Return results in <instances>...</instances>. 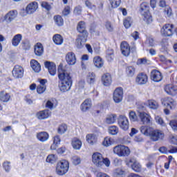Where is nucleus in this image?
Masks as SVG:
<instances>
[{
    "label": "nucleus",
    "mask_w": 177,
    "mask_h": 177,
    "mask_svg": "<svg viewBox=\"0 0 177 177\" xmlns=\"http://www.w3.org/2000/svg\"><path fill=\"white\" fill-rule=\"evenodd\" d=\"M58 78L61 81V84L59 85L61 92H67L71 89V86L73 85L71 76L67 71V68L63 66L62 64L58 66Z\"/></svg>",
    "instance_id": "1"
},
{
    "label": "nucleus",
    "mask_w": 177,
    "mask_h": 177,
    "mask_svg": "<svg viewBox=\"0 0 177 177\" xmlns=\"http://www.w3.org/2000/svg\"><path fill=\"white\" fill-rule=\"evenodd\" d=\"M92 161L93 164L98 168L103 167V165H105V167H110L111 164L110 159L108 158H103V155L99 152H95L93 153Z\"/></svg>",
    "instance_id": "2"
},
{
    "label": "nucleus",
    "mask_w": 177,
    "mask_h": 177,
    "mask_svg": "<svg viewBox=\"0 0 177 177\" xmlns=\"http://www.w3.org/2000/svg\"><path fill=\"white\" fill-rule=\"evenodd\" d=\"M140 12L142 16V19L147 24L153 23V17L150 14L149 4L147 3H142L140 5Z\"/></svg>",
    "instance_id": "3"
},
{
    "label": "nucleus",
    "mask_w": 177,
    "mask_h": 177,
    "mask_svg": "<svg viewBox=\"0 0 177 177\" xmlns=\"http://www.w3.org/2000/svg\"><path fill=\"white\" fill-rule=\"evenodd\" d=\"M113 154L118 157H128L131 154V149L127 146L118 145L113 148Z\"/></svg>",
    "instance_id": "4"
},
{
    "label": "nucleus",
    "mask_w": 177,
    "mask_h": 177,
    "mask_svg": "<svg viewBox=\"0 0 177 177\" xmlns=\"http://www.w3.org/2000/svg\"><path fill=\"white\" fill-rule=\"evenodd\" d=\"M70 168V164L66 160H62L57 162L56 166V174L59 176L66 175V172H68Z\"/></svg>",
    "instance_id": "5"
},
{
    "label": "nucleus",
    "mask_w": 177,
    "mask_h": 177,
    "mask_svg": "<svg viewBox=\"0 0 177 177\" xmlns=\"http://www.w3.org/2000/svg\"><path fill=\"white\" fill-rule=\"evenodd\" d=\"M175 26L172 24H166L160 29V34L163 37H172Z\"/></svg>",
    "instance_id": "6"
},
{
    "label": "nucleus",
    "mask_w": 177,
    "mask_h": 177,
    "mask_svg": "<svg viewBox=\"0 0 177 177\" xmlns=\"http://www.w3.org/2000/svg\"><path fill=\"white\" fill-rule=\"evenodd\" d=\"M14 80H21L24 77V68L20 65H15L12 71Z\"/></svg>",
    "instance_id": "7"
},
{
    "label": "nucleus",
    "mask_w": 177,
    "mask_h": 177,
    "mask_svg": "<svg viewBox=\"0 0 177 177\" xmlns=\"http://www.w3.org/2000/svg\"><path fill=\"white\" fill-rule=\"evenodd\" d=\"M138 115L143 125H150V124H152L153 120L150 114L145 111H138Z\"/></svg>",
    "instance_id": "8"
},
{
    "label": "nucleus",
    "mask_w": 177,
    "mask_h": 177,
    "mask_svg": "<svg viewBox=\"0 0 177 177\" xmlns=\"http://www.w3.org/2000/svg\"><path fill=\"white\" fill-rule=\"evenodd\" d=\"M118 124L122 131L129 129V120L125 115H120L118 119Z\"/></svg>",
    "instance_id": "9"
},
{
    "label": "nucleus",
    "mask_w": 177,
    "mask_h": 177,
    "mask_svg": "<svg viewBox=\"0 0 177 177\" xmlns=\"http://www.w3.org/2000/svg\"><path fill=\"white\" fill-rule=\"evenodd\" d=\"M124 99V89L122 87H118L115 89L113 94V100L115 103H121Z\"/></svg>",
    "instance_id": "10"
},
{
    "label": "nucleus",
    "mask_w": 177,
    "mask_h": 177,
    "mask_svg": "<svg viewBox=\"0 0 177 177\" xmlns=\"http://www.w3.org/2000/svg\"><path fill=\"white\" fill-rule=\"evenodd\" d=\"M165 136V135L162 131L158 129L154 130L153 129L151 133V136H149V138L153 142H157L158 140H162Z\"/></svg>",
    "instance_id": "11"
},
{
    "label": "nucleus",
    "mask_w": 177,
    "mask_h": 177,
    "mask_svg": "<svg viewBox=\"0 0 177 177\" xmlns=\"http://www.w3.org/2000/svg\"><path fill=\"white\" fill-rule=\"evenodd\" d=\"M161 103L165 107H167V109H175V106H176V101H175L172 97H165L161 100Z\"/></svg>",
    "instance_id": "12"
},
{
    "label": "nucleus",
    "mask_w": 177,
    "mask_h": 177,
    "mask_svg": "<svg viewBox=\"0 0 177 177\" xmlns=\"http://www.w3.org/2000/svg\"><path fill=\"white\" fill-rule=\"evenodd\" d=\"M44 67H46L49 73L53 77L56 75V64L52 62L46 61L44 62Z\"/></svg>",
    "instance_id": "13"
},
{
    "label": "nucleus",
    "mask_w": 177,
    "mask_h": 177,
    "mask_svg": "<svg viewBox=\"0 0 177 177\" xmlns=\"http://www.w3.org/2000/svg\"><path fill=\"white\" fill-rule=\"evenodd\" d=\"M38 9V3L37 1H32L30 3L26 8V12L28 15H32L35 13Z\"/></svg>",
    "instance_id": "14"
},
{
    "label": "nucleus",
    "mask_w": 177,
    "mask_h": 177,
    "mask_svg": "<svg viewBox=\"0 0 177 177\" xmlns=\"http://www.w3.org/2000/svg\"><path fill=\"white\" fill-rule=\"evenodd\" d=\"M17 10H11L9 11L4 17V21H6V23H12L13 20L15 19L16 17H17Z\"/></svg>",
    "instance_id": "15"
},
{
    "label": "nucleus",
    "mask_w": 177,
    "mask_h": 177,
    "mask_svg": "<svg viewBox=\"0 0 177 177\" xmlns=\"http://www.w3.org/2000/svg\"><path fill=\"white\" fill-rule=\"evenodd\" d=\"M120 50L124 56H128L131 53V46L127 41H122L120 44Z\"/></svg>",
    "instance_id": "16"
},
{
    "label": "nucleus",
    "mask_w": 177,
    "mask_h": 177,
    "mask_svg": "<svg viewBox=\"0 0 177 177\" xmlns=\"http://www.w3.org/2000/svg\"><path fill=\"white\" fill-rule=\"evenodd\" d=\"M66 60L69 66H74L77 63V57L74 53L69 52L66 55Z\"/></svg>",
    "instance_id": "17"
},
{
    "label": "nucleus",
    "mask_w": 177,
    "mask_h": 177,
    "mask_svg": "<svg viewBox=\"0 0 177 177\" xmlns=\"http://www.w3.org/2000/svg\"><path fill=\"white\" fill-rule=\"evenodd\" d=\"M77 30L80 34H82L85 37H88V31H86V25L85 22L81 21L78 23L77 26Z\"/></svg>",
    "instance_id": "18"
},
{
    "label": "nucleus",
    "mask_w": 177,
    "mask_h": 177,
    "mask_svg": "<svg viewBox=\"0 0 177 177\" xmlns=\"http://www.w3.org/2000/svg\"><path fill=\"white\" fill-rule=\"evenodd\" d=\"M88 37H85L84 35H78L77 38L76 39L75 45L77 48L81 49L85 45V42H86Z\"/></svg>",
    "instance_id": "19"
},
{
    "label": "nucleus",
    "mask_w": 177,
    "mask_h": 177,
    "mask_svg": "<svg viewBox=\"0 0 177 177\" xmlns=\"http://www.w3.org/2000/svg\"><path fill=\"white\" fill-rule=\"evenodd\" d=\"M151 80H153L154 82H160L162 80V75L160 71L153 70L151 73Z\"/></svg>",
    "instance_id": "20"
},
{
    "label": "nucleus",
    "mask_w": 177,
    "mask_h": 177,
    "mask_svg": "<svg viewBox=\"0 0 177 177\" xmlns=\"http://www.w3.org/2000/svg\"><path fill=\"white\" fill-rule=\"evenodd\" d=\"M147 75L141 73L137 75L136 82L138 84V85H143L147 82Z\"/></svg>",
    "instance_id": "21"
},
{
    "label": "nucleus",
    "mask_w": 177,
    "mask_h": 177,
    "mask_svg": "<svg viewBox=\"0 0 177 177\" xmlns=\"http://www.w3.org/2000/svg\"><path fill=\"white\" fill-rule=\"evenodd\" d=\"M86 140L88 145L93 146L97 142V136L95 133H88L86 136Z\"/></svg>",
    "instance_id": "22"
},
{
    "label": "nucleus",
    "mask_w": 177,
    "mask_h": 177,
    "mask_svg": "<svg viewBox=\"0 0 177 177\" xmlns=\"http://www.w3.org/2000/svg\"><path fill=\"white\" fill-rule=\"evenodd\" d=\"M153 128L149 127L147 125H142L140 127V133L145 136H149L151 135V132H153Z\"/></svg>",
    "instance_id": "23"
},
{
    "label": "nucleus",
    "mask_w": 177,
    "mask_h": 177,
    "mask_svg": "<svg viewBox=\"0 0 177 177\" xmlns=\"http://www.w3.org/2000/svg\"><path fill=\"white\" fill-rule=\"evenodd\" d=\"M129 162L132 164L131 168L133 171L136 172H140V171H142V165H140V163H139L136 159L131 158L130 159Z\"/></svg>",
    "instance_id": "24"
},
{
    "label": "nucleus",
    "mask_w": 177,
    "mask_h": 177,
    "mask_svg": "<svg viewBox=\"0 0 177 177\" xmlns=\"http://www.w3.org/2000/svg\"><path fill=\"white\" fill-rule=\"evenodd\" d=\"M102 82L104 86H110L112 82L111 75L109 73L104 74L102 77Z\"/></svg>",
    "instance_id": "25"
},
{
    "label": "nucleus",
    "mask_w": 177,
    "mask_h": 177,
    "mask_svg": "<svg viewBox=\"0 0 177 177\" xmlns=\"http://www.w3.org/2000/svg\"><path fill=\"white\" fill-rule=\"evenodd\" d=\"M36 138L39 142H46L49 139V133L46 131H41L37 133Z\"/></svg>",
    "instance_id": "26"
},
{
    "label": "nucleus",
    "mask_w": 177,
    "mask_h": 177,
    "mask_svg": "<svg viewBox=\"0 0 177 177\" xmlns=\"http://www.w3.org/2000/svg\"><path fill=\"white\" fill-rule=\"evenodd\" d=\"M51 112L49 110H43L37 113V117L39 120H45L50 117Z\"/></svg>",
    "instance_id": "27"
},
{
    "label": "nucleus",
    "mask_w": 177,
    "mask_h": 177,
    "mask_svg": "<svg viewBox=\"0 0 177 177\" xmlns=\"http://www.w3.org/2000/svg\"><path fill=\"white\" fill-rule=\"evenodd\" d=\"M91 107H92V101L91 99H86L81 104L80 109L82 111H88Z\"/></svg>",
    "instance_id": "28"
},
{
    "label": "nucleus",
    "mask_w": 177,
    "mask_h": 177,
    "mask_svg": "<svg viewBox=\"0 0 177 177\" xmlns=\"http://www.w3.org/2000/svg\"><path fill=\"white\" fill-rule=\"evenodd\" d=\"M165 91L168 95H176L177 86L174 84H167L165 87Z\"/></svg>",
    "instance_id": "29"
},
{
    "label": "nucleus",
    "mask_w": 177,
    "mask_h": 177,
    "mask_svg": "<svg viewBox=\"0 0 177 177\" xmlns=\"http://www.w3.org/2000/svg\"><path fill=\"white\" fill-rule=\"evenodd\" d=\"M21 39H23V35L21 34L15 35L12 39V46H19V44L21 42Z\"/></svg>",
    "instance_id": "30"
},
{
    "label": "nucleus",
    "mask_w": 177,
    "mask_h": 177,
    "mask_svg": "<svg viewBox=\"0 0 177 177\" xmlns=\"http://www.w3.org/2000/svg\"><path fill=\"white\" fill-rule=\"evenodd\" d=\"M71 145L75 150H80L82 147V142L78 138H73Z\"/></svg>",
    "instance_id": "31"
},
{
    "label": "nucleus",
    "mask_w": 177,
    "mask_h": 177,
    "mask_svg": "<svg viewBox=\"0 0 177 177\" xmlns=\"http://www.w3.org/2000/svg\"><path fill=\"white\" fill-rule=\"evenodd\" d=\"M94 65L97 67V68H102L103 66H104V62L102 57L97 56L93 58Z\"/></svg>",
    "instance_id": "32"
},
{
    "label": "nucleus",
    "mask_w": 177,
    "mask_h": 177,
    "mask_svg": "<svg viewBox=\"0 0 177 177\" xmlns=\"http://www.w3.org/2000/svg\"><path fill=\"white\" fill-rule=\"evenodd\" d=\"M115 121H117V115L115 114L107 115L105 119V122L108 124H115Z\"/></svg>",
    "instance_id": "33"
},
{
    "label": "nucleus",
    "mask_w": 177,
    "mask_h": 177,
    "mask_svg": "<svg viewBox=\"0 0 177 177\" xmlns=\"http://www.w3.org/2000/svg\"><path fill=\"white\" fill-rule=\"evenodd\" d=\"M129 118L131 122H139V115L136 111H130L129 113Z\"/></svg>",
    "instance_id": "34"
},
{
    "label": "nucleus",
    "mask_w": 177,
    "mask_h": 177,
    "mask_svg": "<svg viewBox=\"0 0 177 177\" xmlns=\"http://www.w3.org/2000/svg\"><path fill=\"white\" fill-rule=\"evenodd\" d=\"M30 66L32 70L35 71V73H39V71H41V64H39L37 60H31Z\"/></svg>",
    "instance_id": "35"
},
{
    "label": "nucleus",
    "mask_w": 177,
    "mask_h": 177,
    "mask_svg": "<svg viewBox=\"0 0 177 177\" xmlns=\"http://www.w3.org/2000/svg\"><path fill=\"white\" fill-rule=\"evenodd\" d=\"M35 53L37 56H41L44 53V46L41 43H37L35 46Z\"/></svg>",
    "instance_id": "36"
},
{
    "label": "nucleus",
    "mask_w": 177,
    "mask_h": 177,
    "mask_svg": "<svg viewBox=\"0 0 177 177\" xmlns=\"http://www.w3.org/2000/svg\"><path fill=\"white\" fill-rule=\"evenodd\" d=\"M0 100L3 103H8L10 100V95L5 91H1L0 93Z\"/></svg>",
    "instance_id": "37"
},
{
    "label": "nucleus",
    "mask_w": 177,
    "mask_h": 177,
    "mask_svg": "<svg viewBox=\"0 0 177 177\" xmlns=\"http://www.w3.org/2000/svg\"><path fill=\"white\" fill-rule=\"evenodd\" d=\"M53 42L55 45H62L64 42L63 37L59 34H56L53 37Z\"/></svg>",
    "instance_id": "38"
},
{
    "label": "nucleus",
    "mask_w": 177,
    "mask_h": 177,
    "mask_svg": "<svg viewBox=\"0 0 177 177\" xmlns=\"http://www.w3.org/2000/svg\"><path fill=\"white\" fill-rule=\"evenodd\" d=\"M136 73V68L135 66H129L126 67V74L129 77H133Z\"/></svg>",
    "instance_id": "39"
},
{
    "label": "nucleus",
    "mask_w": 177,
    "mask_h": 177,
    "mask_svg": "<svg viewBox=\"0 0 177 177\" xmlns=\"http://www.w3.org/2000/svg\"><path fill=\"white\" fill-rule=\"evenodd\" d=\"M53 20L58 27H62L64 24V20L60 15H55L53 17Z\"/></svg>",
    "instance_id": "40"
},
{
    "label": "nucleus",
    "mask_w": 177,
    "mask_h": 177,
    "mask_svg": "<svg viewBox=\"0 0 177 177\" xmlns=\"http://www.w3.org/2000/svg\"><path fill=\"white\" fill-rule=\"evenodd\" d=\"M149 109H151L152 110H157L159 107L158 102H157L156 100H149L147 102Z\"/></svg>",
    "instance_id": "41"
},
{
    "label": "nucleus",
    "mask_w": 177,
    "mask_h": 177,
    "mask_svg": "<svg viewBox=\"0 0 177 177\" xmlns=\"http://www.w3.org/2000/svg\"><path fill=\"white\" fill-rule=\"evenodd\" d=\"M113 143H114V139L111 138V137L104 138L102 142V145L105 147H109V146H111V145H113Z\"/></svg>",
    "instance_id": "42"
},
{
    "label": "nucleus",
    "mask_w": 177,
    "mask_h": 177,
    "mask_svg": "<svg viewBox=\"0 0 177 177\" xmlns=\"http://www.w3.org/2000/svg\"><path fill=\"white\" fill-rule=\"evenodd\" d=\"M96 75L94 73H89L86 77L88 84H95Z\"/></svg>",
    "instance_id": "43"
},
{
    "label": "nucleus",
    "mask_w": 177,
    "mask_h": 177,
    "mask_svg": "<svg viewBox=\"0 0 177 177\" xmlns=\"http://www.w3.org/2000/svg\"><path fill=\"white\" fill-rule=\"evenodd\" d=\"M57 160V157L55 156V154H50L46 158V162H49L50 164H54L56 162Z\"/></svg>",
    "instance_id": "44"
},
{
    "label": "nucleus",
    "mask_w": 177,
    "mask_h": 177,
    "mask_svg": "<svg viewBox=\"0 0 177 177\" xmlns=\"http://www.w3.org/2000/svg\"><path fill=\"white\" fill-rule=\"evenodd\" d=\"M119 132V129L117 126H111L109 127V133L110 135H117Z\"/></svg>",
    "instance_id": "45"
},
{
    "label": "nucleus",
    "mask_w": 177,
    "mask_h": 177,
    "mask_svg": "<svg viewBox=\"0 0 177 177\" xmlns=\"http://www.w3.org/2000/svg\"><path fill=\"white\" fill-rule=\"evenodd\" d=\"M55 104H56V100L55 99L48 100L46 104V107H47V109H50V110H52Z\"/></svg>",
    "instance_id": "46"
},
{
    "label": "nucleus",
    "mask_w": 177,
    "mask_h": 177,
    "mask_svg": "<svg viewBox=\"0 0 177 177\" xmlns=\"http://www.w3.org/2000/svg\"><path fill=\"white\" fill-rule=\"evenodd\" d=\"M109 3L113 9L118 8L121 5V0H109Z\"/></svg>",
    "instance_id": "47"
},
{
    "label": "nucleus",
    "mask_w": 177,
    "mask_h": 177,
    "mask_svg": "<svg viewBox=\"0 0 177 177\" xmlns=\"http://www.w3.org/2000/svg\"><path fill=\"white\" fill-rule=\"evenodd\" d=\"M123 24L125 28H129L132 24V18L128 17L124 19Z\"/></svg>",
    "instance_id": "48"
},
{
    "label": "nucleus",
    "mask_w": 177,
    "mask_h": 177,
    "mask_svg": "<svg viewBox=\"0 0 177 177\" xmlns=\"http://www.w3.org/2000/svg\"><path fill=\"white\" fill-rule=\"evenodd\" d=\"M113 176H125V171H122L121 169H116L113 171Z\"/></svg>",
    "instance_id": "49"
},
{
    "label": "nucleus",
    "mask_w": 177,
    "mask_h": 177,
    "mask_svg": "<svg viewBox=\"0 0 177 177\" xmlns=\"http://www.w3.org/2000/svg\"><path fill=\"white\" fill-rule=\"evenodd\" d=\"M66 131H67V125L63 124L58 127L57 132L58 133H59V135H63V133H66Z\"/></svg>",
    "instance_id": "50"
},
{
    "label": "nucleus",
    "mask_w": 177,
    "mask_h": 177,
    "mask_svg": "<svg viewBox=\"0 0 177 177\" xmlns=\"http://www.w3.org/2000/svg\"><path fill=\"white\" fill-rule=\"evenodd\" d=\"M113 57H114V51L113 49H108L106 51V58L109 62H111Z\"/></svg>",
    "instance_id": "51"
},
{
    "label": "nucleus",
    "mask_w": 177,
    "mask_h": 177,
    "mask_svg": "<svg viewBox=\"0 0 177 177\" xmlns=\"http://www.w3.org/2000/svg\"><path fill=\"white\" fill-rule=\"evenodd\" d=\"M71 161L74 165H78L81 164V158L77 156H74L71 158Z\"/></svg>",
    "instance_id": "52"
},
{
    "label": "nucleus",
    "mask_w": 177,
    "mask_h": 177,
    "mask_svg": "<svg viewBox=\"0 0 177 177\" xmlns=\"http://www.w3.org/2000/svg\"><path fill=\"white\" fill-rule=\"evenodd\" d=\"M85 5L88 9H96V6H95L91 0H86L85 1Z\"/></svg>",
    "instance_id": "53"
},
{
    "label": "nucleus",
    "mask_w": 177,
    "mask_h": 177,
    "mask_svg": "<svg viewBox=\"0 0 177 177\" xmlns=\"http://www.w3.org/2000/svg\"><path fill=\"white\" fill-rule=\"evenodd\" d=\"M155 120H156L157 124H159V125H161L162 127H165V122L161 118V117L156 115V116H155Z\"/></svg>",
    "instance_id": "54"
},
{
    "label": "nucleus",
    "mask_w": 177,
    "mask_h": 177,
    "mask_svg": "<svg viewBox=\"0 0 177 177\" xmlns=\"http://www.w3.org/2000/svg\"><path fill=\"white\" fill-rule=\"evenodd\" d=\"M169 125L173 131H177V120H173L169 122Z\"/></svg>",
    "instance_id": "55"
},
{
    "label": "nucleus",
    "mask_w": 177,
    "mask_h": 177,
    "mask_svg": "<svg viewBox=\"0 0 177 177\" xmlns=\"http://www.w3.org/2000/svg\"><path fill=\"white\" fill-rule=\"evenodd\" d=\"M3 167L6 171V172H9L10 171V162L6 161L3 163Z\"/></svg>",
    "instance_id": "56"
},
{
    "label": "nucleus",
    "mask_w": 177,
    "mask_h": 177,
    "mask_svg": "<svg viewBox=\"0 0 177 177\" xmlns=\"http://www.w3.org/2000/svg\"><path fill=\"white\" fill-rule=\"evenodd\" d=\"M146 44L149 45V46H154V45H156L154 39H153L152 37H148L147 39Z\"/></svg>",
    "instance_id": "57"
},
{
    "label": "nucleus",
    "mask_w": 177,
    "mask_h": 177,
    "mask_svg": "<svg viewBox=\"0 0 177 177\" xmlns=\"http://www.w3.org/2000/svg\"><path fill=\"white\" fill-rule=\"evenodd\" d=\"M45 91H46V86H39V85L37 86V93L41 95V93H44V92H45Z\"/></svg>",
    "instance_id": "58"
},
{
    "label": "nucleus",
    "mask_w": 177,
    "mask_h": 177,
    "mask_svg": "<svg viewBox=\"0 0 177 177\" xmlns=\"http://www.w3.org/2000/svg\"><path fill=\"white\" fill-rule=\"evenodd\" d=\"M105 27L108 31L111 32L113 30H114V28L113 27V25H111V22L106 21L105 24Z\"/></svg>",
    "instance_id": "59"
},
{
    "label": "nucleus",
    "mask_w": 177,
    "mask_h": 177,
    "mask_svg": "<svg viewBox=\"0 0 177 177\" xmlns=\"http://www.w3.org/2000/svg\"><path fill=\"white\" fill-rule=\"evenodd\" d=\"M41 5L46 10H50L52 8L50 4L48 3L46 1L41 2Z\"/></svg>",
    "instance_id": "60"
},
{
    "label": "nucleus",
    "mask_w": 177,
    "mask_h": 177,
    "mask_svg": "<svg viewBox=\"0 0 177 177\" xmlns=\"http://www.w3.org/2000/svg\"><path fill=\"white\" fill-rule=\"evenodd\" d=\"M71 8L70 6L66 7L64 10L62 11V15L64 16H68V14L71 12Z\"/></svg>",
    "instance_id": "61"
},
{
    "label": "nucleus",
    "mask_w": 177,
    "mask_h": 177,
    "mask_svg": "<svg viewBox=\"0 0 177 177\" xmlns=\"http://www.w3.org/2000/svg\"><path fill=\"white\" fill-rule=\"evenodd\" d=\"M82 12V7L77 6L74 9V14L75 15H81Z\"/></svg>",
    "instance_id": "62"
},
{
    "label": "nucleus",
    "mask_w": 177,
    "mask_h": 177,
    "mask_svg": "<svg viewBox=\"0 0 177 177\" xmlns=\"http://www.w3.org/2000/svg\"><path fill=\"white\" fill-rule=\"evenodd\" d=\"M60 142H61L60 136H54L53 143L55 145H60Z\"/></svg>",
    "instance_id": "63"
},
{
    "label": "nucleus",
    "mask_w": 177,
    "mask_h": 177,
    "mask_svg": "<svg viewBox=\"0 0 177 177\" xmlns=\"http://www.w3.org/2000/svg\"><path fill=\"white\" fill-rule=\"evenodd\" d=\"M138 132H139V131L138 129H136V128H132L129 135H130V136L132 137V136H134V135H136V133H138Z\"/></svg>",
    "instance_id": "64"
}]
</instances>
